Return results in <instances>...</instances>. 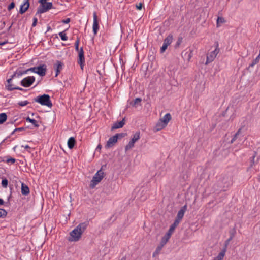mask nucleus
Segmentation results:
<instances>
[{
	"mask_svg": "<svg viewBox=\"0 0 260 260\" xmlns=\"http://www.w3.org/2000/svg\"><path fill=\"white\" fill-rule=\"evenodd\" d=\"M89 224V221H86L80 223L76 228L72 231L69 240L70 241H78L81 237L82 233L86 229Z\"/></svg>",
	"mask_w": 260,
	"mask_h": 260,
	"instance_id": "f257e3e1",
	"label": "nucleus"
},
{
	"mask_svg": "<svg viewBox=\"0 0 260 260\" xmlns=\"http://www.w3.org/2000/svg\"><path fill=\"white\" fill-rule=\"evenodd\" d=\"M34 101L42 105L46 106L50 108L52 106L50 97L48 94H44L41 95H39L34 98Z\"/></svg>",
	"mask_w": 260,
	"mask_h": 260,
	"instance_id": "f03ea898",
	"label": "nucleus"
},
{
	"mask_svg": "<svg viewBox=\"0 0 260 260\" xmlns=\"http://www.w3.org/2000/svg\"><path fill=\"white\" fill-rule=\"evenodd\" d=\"M104 172L102 169L99 170L92 178L90 184V187L94 188L95 186L102 180L104 177Z\"/></svg>",
	"mask_w": 260,
	"mask_h": 260,
	"instance_id": "7ed1b4c3",
	"label": "nucleus"
},
{
	"mask_svg": "<svg viewBox=\"0 0 260 260\" xmlns=\"http://www.w3.org/2000/svg\"><path fill=\"white\" fill-rule=\"evenodd\" d=\"M39 3L40 5L38 8L37 11L35 14L36 16L48 11L52 7V3L51 2H44Z\"/></svg>",
	"mask_w": 260,
	"mask_h": 260,
	"instance_id": "20e7f679",
	"label": "nucleus"
},
{
	"mask_svg": "<svg viewBox=\"0 0 260 260\" xmlns=\"http://www.w3.org/2000/svg\"><path fill=\"white\" fill-rule=\"evenodd\" d=\"M29 71L37 73L40 76H44L46 75L47 71V66L46 64L40 65L37 67H34L28 69Z\"/></svg>",
	"mask_w": 260,
	"mask_h": 260,
	"instance_id": "39448f33",
	"label": "nucleus"
},
{
	"mask_svg": "<svg viewBox=\"0 0 260 260\" xmlns=\"http://www.w3.org/2000/svg\"><path fill=\"white\" fill-rule=\"evenodd\" d=\"M215 49L214 50L211 52L209 54H207V59L206 64H208L210 62H211L214 60V59L216 57L218 53L219 52V49L218 48L219 44L218 42H215Z\"/></svg>",
	"mask_w": 260,
	"mask_h": 260,
	"instance_id": "423d86ee",
	"label": "nucleus"
},
{
	"mask_svg": "<svg viewBox=\"0 0 260 260\" xmlns=\"http://www.w3.org/2000/svg\"><path fill=\"white\" fill-rule=\"evenodd\" d=\"M173 36L172 34H169L164 40L163 45L160 48V52L163 53L165 52L169 45L172 42Z\"/></svg>",
	"mask_w": 260,
	"mask_h": 260,
	"instance_id": "0eeeda50",
	"label": "nucleus"
},
{
	"mask_svg": "<svg viewBox=\"0 0 260 260\" xmlns=\"http://www.w3.org/2000/svg\"><path fill=\"white\" fill-rule=\"evenodd\" d=\"M35 81V77L34 76H28L21 80L20 84L24 87H29L32 85Z\"/></svg>",
	"mask_w": 260,
	"mask_h": 260,
	"instance_id": "6e6552de",
	"label": "nucleus"
},
{
	"mask_svg": "<svg viewBox=\"0 0 260 260\" xmlns=\"http://www.w3.org/2000/svg\"><path fill=\"white\" fill-rule=\"evenodd\" d=\"M140 132H137L134 135L128 144L125 147V151L131 149L134 147L135 143L140 139Z\"/></svg>",
	"mask_w": 260,
	"mask_h": 260,
	"instance_id": "1a4fd4ad",
	"label": "nucleus"
},
{
	"mask_svg": "<svg viewBox=\"0 0 260 260\" xmlns=\"http://www.w3.org/2000/svg\"><path fill=\"white\" fill-rule=\"evenodd\" d=\"M77 62L80 65L81 69L83 70V67L85 63V58L83 47L80 48V50L78 51Z\"/></svg>",
	"mask_w": 260,
	"mask_h": 260,
	"instance_id": "9d476101",
	"label": "nucleus"
},
{
	"mask_svg": "<svg viewBox=\"0 0 260 260\" xmlns=\"http://www.w3.org/2000/svg\"><path fill=\"white\" fill-rule=\"evenodd\" d=\"M63 63L59 60H56L55 63L53 65V68L55 71V76L56 77L60 73V71L62 70Z\"/></svg>",
	"mask_w": 260,
	"mask_h": 260,
	"instance_id": "9b49d317",
	"label": "nucleus"
},
{
	"mask_svg": "<svg viewBox=\"0 0 260 260\" xmlns=\"http://www.w3.org/2000/svg\"><path fill=\"white\" fill-rule=\"evenodd\" d=\"M186 210L187 205H185L183 206H182L180 210L178 211L175 220H178V222L180 223L181 220L182 219Z\"/></svg>",
	"mask_w": 260,
	"mask_h": 260,
	"instance_id": "f8f14e48",
	"label": "nucleus"
},
{
	"mask_svg": "<svg viewBox=\"0 0 260 260\" xmlns=\"http://www.w3.org/2000/svg\"><path fill=\"white\" fill-rule=\"evenodd\" d=\"M93 32L94 35H96L98 33V31L99 29V23L98 21V16L96 15V12H94L93 14Z\"/></svg>",
	"mask_w": 260,
	"mask_h": 260,
	"instance_id": "ddd939ff",
	"label": "nucleus"
},
{
	"mask_svg": "<svg viewBox=\"0 0 260 260\" xmlns=\"http://www.w3.org/2000/svg\"><path fill=\"white\" fill-rule=\"evenodd\" d=\"M29 0H24V3L20 6L19 13L23 14L29 8L30 3Z\"/></svg>",
	"mask_w": 260,
	"mask_h": 260,
	"instance_id": "4468645a",
	"label": "nucleus"
},
{
	"mask_svg": "<svg viewBox=\"0 0 260 260\" xmlns=\"http://www.w3.org/2000/svg\"><path fill=\"white\" fill-rule=\"evenodd\" d=\"M117 141L118 140L116 139V137H115V136L110 137L107 142V143L105 145V148L106 149H108L111 147H112L114 145V144L116 143H117Z\"/></svg>",
	"mask_w": 260,
	"mask_h": 260,
	"instance_id": "2eb2a0df",
	"label": "nucleus"
},
{
	"mask_svg": "<svg viewBox=\"0 0 260 260\" xmlns=\"http://www.w3.org/2000/svg\"><path fill=\"white\" fill-rule=\"evenodd\" d=\"M125 118H123V119L120 121H117L115 122L113 126L111 127V130L122 128L125 123Z\"/></svg>",
	"mask_w": 260,
	"mask_h": 260,
	"instance_id": "dca6fc26",
	"label": "nucleus"
},
{
	"mask_svg": "<svg viewBox=\"0 0 260 260\" xmlns=\"http://www.w3.org/2000/svg\"><path fill=\"white\" fill-rule=\"evenodd\" d=\"M21 191L22 195L27 196L29 194L30 190L28 186L24 183H21Z\"/></svg>",
	"mask_w": 260,
	"mask_h": 260,
	"instance_id": "f3484780",
	"label": "nucleus"
},
{
	"mask_svg": "<svg viewBox=\"0 0 260 260\" xmlns=\"http://www.w3.org/2000/svg\"><path fill=\"white\" fill-rule=\"evenodd\" d=\"M142 102V99L141 98H137L134 101L129 102V104L131 106L134 107H137L139 105L141 106V103Z\"/></svg>",
	"mask_w": 260,
	"mask_h": 260,
	"instance_id": "a211bd4d",
	"label": "nucleus"
},
{
	"mask_svg": "<svg viewBox=\"0 0 260 260\" xmlns=\"http://www.w3.org/2000/svg\"><path fill=\"white\" fill-rule=\"evenodd\" d=\"M171 235V234L167 232V233L163 236L160 242L161 246H163L167 243L169 239L170 238Z\"/></svg>",
	"mask_w": 260,
	"mask_h": 260,
	"instance_id": "6ab92c4d",
	"label": "nucleus"
},
{
	"mask_svg": "<svg viewBox=\"0 0 260 260\" xmlns=\"http://www.w3.org/2000/svg\"><path fill=\"white\" fill-rule=\"evenodd\" d=\"M171 119V115L170 113H167L160 120L164 123V124L167 125L169 121Z\"/></svg>",
	"mask_w": 260,
	"mask_h": 260,
	"instance_id": "aec40b11",
	"label": "nucleus"
},
{
	"mask_svg": "<svg viewBox=\"0 0 260 260\" xmlns=\"http://www.w3.org/2000/svg\"><path fill=\"white\" fill-rule=\"evenodd\" d=\"M75 144H76V140L74 137H70L68 139V146L70 149H73L74 147Z\"/></svg>",
	"mask_w": 260,
	"mask_h": 260,
	"instance_id": "412c9836",
	"label": "nucleus"
},
{
	"mask_svg": "<svg viewBox=\"0 0 260 260\" xmlns=\"http://www.w3.org/2000/svg\"><path fill=\"white\" fill-rule=\"evenodd\" d=\"M6 89L8 91H12L14 89L19 90L21 91H26V90L24 89L21 87L15 86L14 87L13 84H10L8 86H6Z\"/></svg>",
	"mask_w": 260,
	"mask_h": 260,
	"instance_id": "4be33fe9",
	"label": "nucleus"
},
{
	"mask_svg": "<svg viewBox=\"0 0 260 260\" xmlns=\"http://www.w3.org/2000/svg\"><path fill=\"white\" fill-rule=\"evenodd\" d=\"M179 223L178 220H175L173 224L171 225L168 232L172 234L174 232L175 229L178 225Z\"/></svg>",
	"mask_w": 260,
	"mask_h": 260,
	"instance_id": "5701e85b",
	"label": "nucleus"
},
{
	"mask_svg": "<svg viewBox=\"0 0 260 260\" xmlns=\"http://www.w3.org/2000/svg\"><path fill=\"white\" fill-rule=\"evenodd\" d=\"M226 249H222L218 255L214 258V260H223L224 256L225 254Z\"/></svg>",
	"mask_w": 260,
	"mask_h": 260,
	"instance_id": "b1692460",
	"label": "nucleus"
},
{
	"mask_svg": "<svg viewBox=\"0 0 260 260\" xmlns=\"http://www.w3.org/2000/svg\"><path fill=\"white\" fill-rule=\"evenodd\" d=\"M166 126V125L164 124V123L159 120L156 124L154 129L155 131H158L161 130Z\"/></svg>",
	"mask_w": 260,
	"mask_h": 260,
	"instance_id": "393cba45",
	"label": "nucleus"
},
{
	"mask_svg": "<svg viewBox=\"0 0 260 260\" xmlns=\"http://www.w3.org/2000/svg\"><path fill=\"white\" fill-rule=\"evenodd\" d=\"M26 121L27 122H29L31 123L32 124V125L35 127H39V124H38V122L37 120H36L35 119H31L29 117H27L26 118Z\"/></svg>",
	"mask_w": 260,
	"mask_h": 260,
	"instance_id": "a878e982",
	"label": "nucleus"
},
{
	"mask_svg": "<svg viewBox=\"0 0 260 260\" xmlns=\"http://www.w3.org/2000/svg\"><path fill=\"white\" fill-rule=\"evenodd\" d=\"M7 119V115L5 113L0 114V124H3Z\"/></svg>",
	"mask_w": 260,
	"mask_h": 260,
	"instance_id": "bb28decb",
	"label": "nucleus"
},
{
	"mask_svg": "<svg viewBox=\"0 0 260 260\" xmlns=\"http://www.w3.org/2000/svg\"><path fill=\"white\" fill-rule=\"evenodd\" d=\"M241 131H242V128H239L238 131L236 132V133L234 135V138L235 139H239V140H241V137H243V135L242 134V133H241Z\"/></svg>",
	"mask_w": 260,
	"mask_h": 260,
	"instance_id": "cd10ccee",
	"label": "nucleus"
},
{
	"mask_svg": "<svg viewBox=\"0 0 260 260\" xmlns=\"http://www.w3.org/2000/svg\"><path fill=\"white\" fill-rule=\"evenodd\" d=\"M193 54V51L189 49V52H186L184 53V55L187 58V60L189 61L191 58Z\"/></svg>",
	"mask_w": 260,
	"mask_h": 260,
	"instance_id": "c85d7f7f",
	"label": "nucleus"
},
{
	"mask_svg": "<svg viewBox=\"0 0 260 260\" xmlns=\"http://www.w3.org/2000/svg\"><path fill=\"white\" fill-rule=\"evenodd\" d=\"M7 215V212L5 209L0 208V218H4Z\"/></svg>",
	"mask_w": 260,
	"mask_h": 260,
	"instance_id": "c756f323",
	"label": "nucleus"
},
{
	"mask_svg": "<svg viewBox=\"0 0 260 260\" xmlns=\"http://www.w3.org/2000/svg\"><path fill=\"white\" fill-rule=\"evenodd\" d=\"M21 70L18 69L15 72V73L12 75V78H14L15 77H19L22 76Z\"/></svg>",
	"mask_w": 260,
	"mask_h": 260,
	"instance_id": "7c9ffc66",
	"label": "nucleus"
},
{
	"mask_svg": "<svg viewBox=\"0 0 260 260\" xmlns=\"http://www.w3.org/2000/svg\"><path fill=\"white\" fill-rule=\"evenodd\" d=\"M182 40H183V38L182 37H178V40H177L176 44L174 45V48L175 49L178 48L179 47L180 45L182 42Z\"/></svg>",
	"mask_w": 260,
	"mask_h": 260,
	"instance_id": "2f4dec72",
	"label": "nucleus"
},
{
	"mask_svg": "<svg viewBox=\"0 0 260 260\" xmlns=\"http://www.w3.org/2000/svg\"><path fill=\"white\" fill-rule=\"evenodd\" d=\"M58 35L62 41H67L68 39L66 34L64 32V31L60 32Z\"/></svg>",
	"mask_w": 260,
	"mask_h": 260,
	"instance_id": "473e14b6",
	"label": "nucleus"
},
{
	"mask_svg": "<svg viewBox=\"0 0 260 260\" xmlns=\"http://www.w3.org/2000/svg\"><path fill=\"white\" fill-rule=\"evenodd\" d=\"M126 135H127V134L126 133H117V134H115L114 136H115V137H116V139L118 140V139H122V138L124 137Z\"/></svg>",
	"mask_w": 260,
	"mask_h": 260,
	"instance_id": "72a5a7b5",
	"label": "nucleus"
},
{
	"mask_svg": "<svg viewBox=\"0 0 260 260\" xmlns=\"http://www.w3.org/2000/svg\"><path fill=\"white\" fill-rule=\"evenodd\" d=\"M225 22V20L223 17H218L217 19V26L219 27L220 24L223 23Z\"/></svg>",
	"mask_w": 260,
	"mask_h": 260,
	"instance_id": "f704fd0d",
	"label": "nucleus"
},
{
	"mask_svg": "<svg viewBox=\"0 0 260 260\" xmlns=\"http://www.w3.org/2000/svg\"><path fill=\"white\" fill-rule=\"evenodd\" d=\"M1 184L4 188H7L8 185V180L6 178H2Z\"/></svg>",
	"mask_w": 260,
	"mask_h": 260,
	"instance_id": "c9c22d12",
	"label": "nucleus"
},
{
	"mask_svg": "<svg viewBox=\"0 0 260 260\" xmlns=\"http://www.w3.org/2000/svg\"><path fill=\"white\" fill-rule=\"evenodd\" d=\"M79 43H80V39L77 38V39L75 43V48L76 51H78L79 50H80V49L79 48Z\"/></svg>",
	"mask_w": 260,
	"mask_h": 260,
	"instance_id": "e433bc0d",
	"label": "nucleus"
},
{
	"mask_svg": "<svg viewBox=\"0 0 260 260\" xmlns=\"http://www.w3.org/2000/svg\"><path fill=\"white\" fill-rule=\"evenodd\" d=\"M232 240V239H231V238H229L224 242V247L223 248V249H226V251L227 250V247H228V245L230 243V242Z\"/></svg>",
	"mask_w": 260,
	"mask_h": 260,
	"instance_id": "4c0bfd02",
	"label": "nucleus"
},
{
	"mask_svg": "<svg viewBox=\"0 0 260 260\" xmlns=\"http://www.w3.org/2000/svg\"><path fill=\"white\" fill-rule=\"evenodd\" d=\"M256 152H254V154L250 158V167H252L254 165V159L256 156Z\"/></svg>",
	"mask_w": 260,
	"mask_h": 260,
	"instance_id": "58836bf2",
	"label": "nucleus"
},
{
	"mask_svg": "<svg viewBox=\"0 0 260 260\" xmlns=\"http://www.w3.org/2000/svg\"><path fill=\"white\" fill-rule=\"evenodd\" d=\"M29 103V102L27 101H20L19 102H18V104L20 106H25L26 105H27Z\"/></svg>",
	"mask_w": 260,
	"mask_h": 260,
	"instance_id": "ea45409f",
	"label": "nucleus"
},
{
	"mask_svg": "<svg viewBox=\"0 0 260 260\" xmlns=\"http://www.w3.org/2000/svg\"><path fill=\"white\" fill-rule=\"evenodd\" d=\"M15 6V4L14 2H12L10 4V5L8 7V10L11 11L12 9H14Z\"/></svg>",
	"mask_w": 260,
	"mask_h": 260,
	"instance_id": "a19ab883",
	"label": "nucleus"
},
{
	"mask_svg": "<svg viewBox=\"0 0 260 260\" xmlns=\"http://www.w3.org/2000/svg\"><path fill=\"white\" fill-rule=\"evenodd\" d=\"M6 161L7 163L11 162L12 164H14L16 161V159L14 158L10 157L8 158Z\"/></svg>",
	"mask_w": 260,
	"mask_h": 260,
	"instance_id": "79ce46f5",
	"label": "nucleus"
},
{
	"mask_svg": "<svg viewBox=\"0 0 260 260\" xmlns=\"http://www.w3.org/2000/svg\"><path fill=\"white\" fill-rule=\"evenodd\" d=\"M38 22V19L37 17H34L33 18V22L32 24V27H35L37 25Z\"/></svg>",
	"mask_w": 260,
	"mask_h": 260,
	"instance_id": "37998d69",
	"label": "nucleus"
},
{
	"mask_svg": "<svg viewBox=\"0 0 260 260\" xmlns=\"http://www.w3.org/2000/svg\"><path fill=\"white\" fill-rule=\"evenodd\" d=\"M143 6V4L142 3H140L136 5V8L138 10H140L142 9Z\"/></svg>",
	"mask_w": 260,
	"mask_h": 260,
	"instance_id": "c03bdc74",
	"label": "nucleus"
},
{
	"mask_svg": "<svg viewBox=\"0 0 260 260\" xmlns=\"http://www.w3.org/2000/svg\"><path fill=\"white\" fill-rule=\"evenodd\" d=\"M71 21V19L70 18H68L66 19H64L62 21V23H64V24H68Z\"/></svg>",
	"mask_w": 260,
	"mask_h": 260,
	"instance_id": "a18cd8bd",
	"label": "nucleus"
},
{
	"mask_svg": "<svg viewBox=\"0 0 260 260\" xmlns=\"http://www.w3.org/2000/svg\"><path fill=\"white\" fill-rule=\"evenodd\" d=\"M12 79H13V78H12V76H11V78H10V79H8V80H7V84L5 85V88H6V86H8V85H10V84H11V82H12Z\"/></svg>",
	"mask_w": 260,
	"mask_h": 260,
	"instance_id": "49530a36",
	"label": "nucleus"
},
{
	"mask_svg": "<svg viewBox=\"0 0 260 260\" xmlns=\"http://www.w3.org/2000/svg\"><path fill=\"white\" fill-rule=\"evenodd\" d=\"M235 231L234 230L230 231V238H231V239H233L235 236Z\"/></svg>",
	"mask_w": 260,
	"mask_h": 260,
	"instance_id": "de8ad7c7",
	"label": "nucleus"
},
{
	"mask_svg": "<svg viewBox=\"0 0 260 260\" xmlns=\"http://www.w3.org/2000/svg\"><path fill=\"white\" fill-rule=\"evenodd\" d=\"M25 129V128L22 127H19V128H16L14 129V131L17 132V131H24Z\"/></svg>",
	"mask_w": 260,
	"mask_h": 260,
	"instance_id": "09e8293b",
	"label": "nucleus"
},
{
	"mask_svg": "<svg viewBox=\"0 0 260 260\" xmlns=\"http://www.w3.org/2000/svg\"><path fill=\"white\" fill-rule=\"evenodd\" d=\"M29 71V70H28V69L26 70H21L22 75L27 74Z\"/></svg>",
	"mask_w": 260,
	"mask_h": 260,
	"instance_id": "8fccbe9b",
	"label": "nucleus"
},
{
	"mask_svg": "<svg viewBox=\"0 0 260 260\" xmlns=\"http://www.w3.org/2000/svg\"><path fill=\"white\" fill-rule=\"evenodd\" d=\"M5 203L4 201L2 199L0 198V205H3Z\"/></svg>",
	"mask_w": 260,
	"mask_h": 260,
	"instance_id": "3c124183",
	"label": "nucleus"
},
{
	"mask_svg": "<svg viewBox=\"0 0 260 260\" xmlns=\"http://www.w3.org/2000/svg\"><path fill=\"white\" fill-rule=\"evenodd\" d=\"M161 246H158L156 248V251H157V253H158L159 251L161 249Z\"/></svg>",
	"mask_w": 260,
	"mask_h": 260,
	"instance_id": "603ef678",
	"label": "nucleus"
},
{
	"mask_svg": "<svg viewBox=\"0 0 260 260\" xmlns=\"http://www.w3.org/2000/svg\"><path fill=\"white\" fill-rule=\"evenodd\" d=\"M7 43H8V41H4V42H0V46L4 45L6 44Z\"/></svg>",
	"mask_w": 260,
	"mask_h": 260,
	"instance_id": "864d4df0",
	"label": "nucleus"
},
{
	"mask_svg": "<svg viewBox=\"0 0 260 260\" xmlns=\"http://www.w3.org/2000/svg\"><path fill=\"white\" fill-rule=\"evenodd\" d=\"M15 121H9L7 123V124L8 125L9 124H13L14 123V122Z\"/></svg>",
	"mask_w": 260,
	"mask_h": 260,
	"instance_id": "5fc2aeb1",
	"label": "nucleus"
},
{
	"mask_svg": "<svg viewBox=\"0 0 260 260\" xmlns=\"http://www.w3.org/2000/svg\"><path fill=\"white\" fill-rule=\"evenodd\" d=\"M236 139H235L233 137V138L232 139V140H231L230 143H231V144L233 143H234V142L235 141H236Z\"/></svg>",
	"mask_w": 260,
	"mask_h": 260,
	"instance_id": "6e6d98bb",
	"label": "nucleus"
},
{
	"mask_svg": "<svg viewBox=\"0 0 260 260\" xmlns=\"http://www.w3.org/2000/svg\"><path fill=\"white\" fill-rule=\"evenodd\" d=\"M10 136H8L6 137L2 142L1 143H4L8 138H9Z\"/></svg>",
	"mask_w": 260,
	"mask_h": 260,
	"instance_id": "4d7b16f0",
	"label": "nucleus"
},
{
	"mask_svg": "<svg viewBox=\"0 0 260 260\" xmlns=\"http://www.w3.org/2000/svg\"><path fill=\"white\" fill-rule=\"evenodd\" d=\"M51 29V27L50 26H47V31H49Z\"/></svg>",
	"mask_w": 260,
	"mask_h": 260,
	"instance_id": "13d9d810",
	"label": "nucleus"
},
{
	"mask_svg": "<svg viewBox=\"0 0 260 260\" xmlns=\"http://www.w3.org/2000/svg\"><path fill=\"white\" fill-rule=\"evenodd\" d=\"M157 253H158L157 252V251H155V252H153V256H155V255H156V254H157Z\"/></svg>",
	"mask_w": 260,
	"mask_h": 260,
	"instance_id": "bf43d9fd",
	"label": "nucleus"
},
{
	"mask_svg": "<svg viewBox=\"0 0 260 260\" xmlns=\"http://www.w3.org/2000/svg\"><path fill=\"white\" fill-rule=\"evenodd\" d=\"M24 148L25 149H28V148H30V147L28 145H27L24 146Z\"/></svg>",
	"mask_w": 260,
	"mask_h": 260,
	"instance_id": "052dcab7",
	"label": "nucleus"
},
{
	"mask_svg": "<svg viewBox=\"0 0 260 260\" xmlns=\"http://www.w3.org/2000/svg\"><path fill=\"white\" fill-rule=\"evenodd\" d=\"M102 148V146L101 145H99L97 147V148L96 149H101Z\"/></svg>",
	"mask_w": 260,
	"mask_h": 260,
	"instance_id": "680f3d73",
	"label": "nucleus"
},
{
	"mask_svg": "<svg viewBox=\"0 0 260 260\" xmlns=\"http://www.w3.org/2000/svg\"><path fill=\"white\" fill-rule=\"evenodd\" d=\"M15 132H16V131H14H14L11 133V135H13Z\"/></svg>",
	"mask_w": 260,
	"mask_h": 260,
	"instance_id": "e2e57ef3",
	"label": "nucleus"
},
{
	"mask_svg": "<svg viewBox=\"0 0 260 260\" xmlns=\"http://www.w3.org/2000/svg\"><path fill=\"white\" fill-rule=\"evenodd\" d=\"M113 217H114V216H112V217H111L110 220H111Z\"/></svg>",
	"mask_w": 260,
	"mask_h": 260,
	"instance_id": "0e129e2a",
	"label": "nucleus"
},
{
	"mask_svg": "<svg viewBox=\"0 0 260 260\" xmlns=\"http://www.w3.org/2000/svg\"><path fill=\"white\" fill-rule=\"evenodd\" d=\"M39 84V82L37 83V84H36V85L35 86V87H36V86H37V85Z\"/></svg>",
	"mask_w": 260,
	"mask_h": 260,
	"instance_id": "69168bd1",
	"label": "nucleus"
},
{
	"mask_svg": "<svg viewBox=\"0 0 260 260\" xmlns=\"http://www.w3.org/2000/svg\"><path fill=\"white\" fill-rule=\"evenodd\" d=\"M182 55L183 56V52H182Z\"/></svg>",
	"mask_w": 260,
	"mask_h": 260,
	"instance_id": "338daca9",
	"label": "nucleus"
}]
</instances>
